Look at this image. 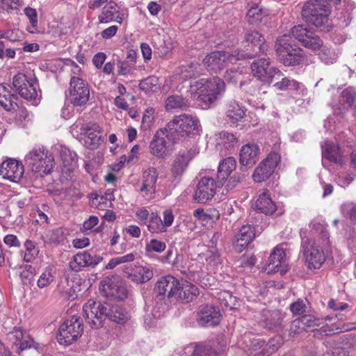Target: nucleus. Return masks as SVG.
<instances>
[{"label":"nucleus","instance_id":"obj_1","mask_svg":"<svg viewBox=\"0 0 356 356\" xmlns=\"http://www.w3.org/2000/svg\"><path fill=\"white\" fill-rule=\"evenodd\" d=\"M83 312L86 322L95 329L102 327L106 318L119 324H124L130 318L129 312L122 305L93 300L83 305Z\"/></svg>","mask_w":356,"mask_h":356},{"label":"nucleus","instance_id":"obj_2","mask_svg":"<svg viewBox=\"0 0 356 356\" xmlns=\"http://www.w3.org/2000/svg\"><path fill=\"white\" fill-rule=\"evenodd\" d=\"M254 55L245 53L243 50L236 49L232 53L225 51L211 52L203 59L205 68L210 72L218 73L223 70L229 63H234L237 60L252 58Z\"/></svg>","mask_w":356,"mask_h":356},{"label":"nucleus","instance_id":"obj_3","mask_svg":"<svg viewBox=\"0 0 356 356\" xmlns=\"http://www.w3.org/2000/svg\"><path fill=\"white\" fill-rule=\"evenodd\" d=\"M200 124L198 118L189 114L176 115L165 128V131L174 139L186 137L199 132Z\"/></svg>","mask_w":356,"mask_h":356},{"label":"nucleus","instance_id":"obj_4","mask_svg":"<svg viewBox=\"0 0 356 356\" xmlns=\"http://www.w3.org/2000/svg\"><path fill=\"white\" fill-rule=\"evenodd\" d=\"M197 90V99L208 106L216 101L225 91L224 81L214 76L210 80L201 79L192 86Z\"/></svg>","mask_w":356,"mask_h":356},{"label":"nucleus","instance_id":"obj_5","mask_svg":"<svg viewBox=\"0 0 356 356\" xmlns=\"http://www.w3.org/2000/svg\"><path fill=\"white\" fill-rule=\"evenodd\" d=\"M291 36L284 34L279 37L274 49L281 63L285 66H295L301 64L305 59L302 50L290 42Z\"/></svg>","mask_w":356,"mask_h":356},{"label":"nucleus","instance_id":"obj_6","mask_svg":"<svg viewBox=\"0 0 356 356\" xmlns=\"http://www.w3.org/2000/svg\"><path fill=\"white\" fill-rule=\"evenodd\" d=\"M25 165L32 171L40 176L49 174L54 165V159L51 154L45 148L33 149L24 159Z\"/></svg>","mask_w":356,"mask_h":356},{"label":"nucleus","instance_id":"obj_7","mask_svg":"<svg viewBox=\"0 0 356 356\" xmlns=\"http://www.w3.org/2000/svg\"><path fill=\"white\" fill-rule=\"evenodd\" d=\"M179 282L172 275L162 277L155 286L156 302L164 301V306L162 307V312L168 309L169 304L175 301L176 295L179 291Z\"/></svg>","mask_w":356,"mask_h":356},{"label":"nucleus","instance_id":"obj_8","mask_svg":"<svg viewBox=\"0 0 356 356\" xmlns=\"http://www.w3.org/2000/svg\"><path fill=\"white\" fill-rule=\"evenodd\" d=\"M38 86L35 76L31 73L19 72L13 78L15 91L26 100H33L37 97Z\"/></svg>","mask_w":356,"mask_h":356},{"label":"nucleus","instance_id":"obj_9","mask_svg":"<svg viewBox=\"0 0 356 356\" xmlns=\"http://www.w3.org/2000/svg\"><path fill=\"white\" fill-rule=\"evenodd\" d=\"M83 330V325L81 318L73 316L60 325L57 340L60 344L70 345L81 336Z\"/></svg>","mask_w":356,"mask_h":356},{"label":"nucleus","instance_id":"obj_10","mask_svg":"<svg viewBox=\"0 0 356 356\" xmlns=\"http://www.w3.org/2000/svg\"><path fill=\"white\" fill-rule=\"evenodd\" d=\"M67 97L74 106L86 105L90 99V88L88 83L78 76H72Z\"/></svg>","mask_w":356,"mask_h":356},{"label":"nucleus","instance_id":"obj_11","mask_svg":"<svg viewBox=\"0 0 356 356\" xmlns=\"http://www.w3.org/2000/svg\"><path fill=\"white\" fill-rule=\"evenodd\" d=\"M254 77L266 83H271L274 78L279 79L283 76L282 72L275 67L270 66L269 58H261L254 60L250 65Z\"/></svg>","mask_w":356,"mask_h":356},{"label":"nucleus","instance_id":"obj_12","mask_svg":"<svg viewBox=\"0 0 356 356\" xmlns=\"http://www.w3.org/2000/svg\"><path fill=\"white\" fill-rule=\"evenodd\" d=\"M302 248L308 267L310 269L321 268L325 261V255L320 245L314 241L302 238Z\"/></svg>","mask_w":356,"mask_h":356},{"label":"nucleus","instance_id":"obj_13","mask_svg":"<svg viewBox=\"0 0 356 356\" xmlns=\"http://www.w3.org/2000/svg\"><path fill=\"white\" fill-rule=\"evenodd\" d=\"M7 339L12 348L19 355L25 350L38 349L39 346V344L35 342L30 335L25 336L23 330L17 327H15L12 331L8 333Z\"/></svg>","mask_w":356,"mask_h":356},{"label":"nucleus","instance_id":"obj_14","mask_svg":"<svg viewBox=\"0 0 356 356\" xmlns=\"http://www.w3.org/2000/svg\"><path fill=\"white\" fill-rule=\"evenodd\" d=\"M291 34L306 48L316 51L323 47V42L320 37L302 24L294 26Z\"/></svg>","mask_w":356,"mask_h":356},{"label":"nucleus","instance_id":"obj_15","mask_svg":"<svg viewBox=\"0 0 356 356\" xmlns=\"http://www.w3.org/2000/svg\"><path fill=\"white\" fill-rule=\"evenodd\" d=\"M221 186L222 185H218V179L216 181L212 177H203L197 184L193 199L197 203L205 204L213 198L216 193V189Z\"/></svg>","mask_w":356,"mask_h":356},{"label":"nucleus","instance_id":"obj_16","mask_svg":"<svg viewBox=\"0 0 356 356\" xmlns=\"http://www.w3.org/2000/svg\"><path fill=\"white\" fill-rule=\"evenodd\" d=\"M280 161V156L276 152H270L255 168L252 175L255 182H263L267 180L274 172Z\"/></svg>","mask_w":356,"mask_h":356},{"label":"nucleus","instance_id":"obj_17","mask_svg":"<svg viewBox=\"0 0 356 356\" xmlns=\"http://www.w3.org/2000/svg\"><path fill=\"white\" fill-rule=\"evenodd\" d=\"M158 178L159 174L154 168H149L143 171L141 183L138 191L145 200H150L154 197L157 191L156 182Z\"/></svg>","mask_w":356,"mask_h":356},{"label":"nucleus","instance_id":"obj_18","mask_svg":"<svg viewBox=\"0 0 356 356\" xmlns=\"http://www.w3.org/2000/svg\"><path fill=\"white\" fill-rule=\"evenodd\" d=\"M221 314L218 307L212 305H204L200 307L197 312V321L203 327L218 325L220 322Z\"/></svg>","mask_w":356,"mask_h":356},{"label":"nucleus","instance_id":"obj_19","mask_svg":"<svg viewBox=\"0 0 356 356\" xmlns=\"http://www.w3.org/2000/svg\"><path fill=\"white\" fill-rule=\"evenodd\" d=\"M102 259V257L96 254L83 251L73 257V260L70 262V267L72 270L79 272L83 268H95Z\"/></svg>","mask_w":356,"mask_h":356},{"label":"nucleus","instance_id":"obj_20","mask_svg":"<svg viewBox=\"0 0 356 356\" xmlns=\"http://www.w3.org/2000/svg\"><path fill=\"white\" fill-rule=\"evenodd\" d=\"M123 273L125 277L137 284L147 282L153 277V271L150 268L140 265L124 266Z\"/></svg>","mask_w":356,"mask_h":356},{"label":"nucleus","instance_id":"obj_21","mask_svg":"<svg viewBox=\"0 0 356 356\" xmlns=\"http://www.w3.org/2000/svg\"><path fill=\"white\" fill-rule=\"evenodd\" d=\"M24 166L15 159L3 161L0 166V175L13 182H18L24 175Z\"/></svg>","mask_w":356,"mask_h":356},{"label":"nucleus","instance_id":"obj_22","mask_svg":"<svg viewBox=\"0 0 356 356\" xmlns=\"http://www.w3.org/2000/svg\"><path fill=\"white\" fill-rule=\"evenodd\" d=\"M285 314L280 310L264 309L261 312V322L265 328L274 332H279L283 327Z\"/></svg>","mask_w":356,"mask_h":356},{"label":"nucleus","instance_id":"obj_23","mask_svg":"<svg viewBox=\"0 0 356 356\" xmlns=\"http://www.w3.org/2000/svg\"><path fill=\"white\" fill-rule=\"evenodd\" d=\"M193 156V153L191 150H181L175 155L170 168L172 176L175 179L181 178Z\"/></svg>","mask_w":356,"mask_h":356},{"label":"nucleus","instance_id":"obj_24","mask_svg":"<svg viewBox=\"0 0 356 356\" xmlns=\"http://www.w3.org/2000/svg\"><path fill=\"white\" fill-rule=\"evenodd\" d=\"M322 324L323 319L313 314H305L292 322L291 330L297 333L302 331H313Z\"/></svg>","mask_w":356,"mask_h":356},{"label":"nucleus","instance_id":"obj_25","mask_svg":"<svg viewBox=\"0 0 356 356\" xmlns=\"http://www.w3.org/2000/svg\"><path fill=\"white\" fill-rule=\"evenodd\" d=\"M254 236V228L252 225H243L233 238V245L236 251L242 252Z\"/></svg>","mask_w":356,"mask_h":356},{"label":"nucleus","instance_id":"obj_26","mask_svg":"<svg viewBox=\"0 0 356 356\" xmlns=\"http://www.w3.org/2000/svg\"><path fill=\"white\" fill-rule=\"evenodd\" d=\"M259 148L256 144L243 145L239 154V162L245 167L252 166L259 159Z\"/></svg>","mask_w":356,"mask_h":356},{"label":"nucleus","instance_id":"obj_27","mask_svg":"<svg viewBox=\"0 0 356 356\" xmlns=\"http://www.w3.org/2000/svg\"><path fill=\"white\" fill-rule=\"evenodd\" d=\"M86 138L85 145L90 149H95L101 139V128L95 123H88L81 128Z\"/></svg>","mask_w":356,"mask_h":356},{"label":"nucleus","instance_id":"obj_28","mask_svg":"<svg viewBox=\"0 0 356 356\" xmlns=\"http://www.w3.org/2000/svg\"><path fill=\"white\" fill-rule=\"evenodd\" d=\"M252 207L260 213L266 215H271L276 210L275 204L270 197L268 191L266 189H264L259 195Z\"/></svg>","mask_w":356,"mask_h":356},{"label":"nucleus","instance_id":"obj_29","mask_svg":"<svg viewBox=\"0 0 356 356\" xmlns=\"http://www.w3.org/2000/svg\"><path fill=\"white\" fill-rule=\"evenodd\" d=\"M170 136L165 131L161 130L157 131L149 144L151 153L157 157H163L166 154L167 142L165 138Z\"/></svg>","mask_w":356,"mask_h":356},{"label":"nucleus","instance_id":"obj_30","mask_svg":"<svg viewBox=\"0 0 356 356\" xmlns=\"http://www.w3.org/2000/svg\"><path fill=\"white\" fill-rule=\"evenodd\" d=\"M226 118L232 124H236L245 116V109L238 102L232 99L226 107Z\"/></svg>","mask_w":356,"mask_h":356},{"label":"nucleus","instance_id":"obj_31","mask_svg":"<svg viewBox=\"0 0 356 356\" xmlns=\"http://www.w3.org/2000/svg\"><path fill=\"white\" fill-rule=\"evenodd\" d=\"M17 96L11 92V88L8 83L0 84V106L6 111L15 110L18 108Z\"/></svg>","mask_w":356,"mask_h":356},{"label":"nucleus","instance_id":"obj_32","mask_svg":"<svg viewBox=\"0 0 356 356\" xmlns=\"http://www.w3.org/2000/svg\"><path fill=\"white\" fill-rule=\"evenodd\" d=\"M124 16V15L119 11L115 4H110L103 8L98 19L99 23L107 24L111 22H116L122 24Z\"/></svg>","mask_w":356,"mask_h":356},{"label":"nucleus","instance_id":"obj_33","mask_svg":"<svg viewBox=\"0 0 356 356\" xmlns=\"http://www.w3.org/2000/svg\"><path fill=\"white\" fill-rule=\"evenodd\" d=\"M199 295V289L194 284L188 282L179 283V291L175 300H181L188 302L193 300Z\"/></svg>","mask_w":356,"mask_h":356},{"label":"nucleus","instance_id":"obj_34","mask_svg":"<svg viewBox=\"0 0 356 356\" xmlns=\"http://www.w3.org/2000/svg\"><path fill=\"white\" fill-rule=\"evenodd\" d=\"M236 167V162L234 157L229 156L223 159L218 165L217 179L218 180V185H223L225 181L227 179L232 172H233Z\"/></svg>","mask_w":356,"mask_h":356},{"label":"nucleus","instance_id":"obj_35","mask_svg":"<svg viewBox=\"0 0 356 356\" xmlns=\"http://www.w3.org/2000/svg\"><path fill=\"white\" fill-rule=\"evenodd\" d=\"M191 356H217V352L210 342H197L188 346Z\"/></svg>","mask_w":356,"mask_h":356},{"label":"nucleus","instance_id":"obj_36","mask_svg":"<svg viewBox=\"0 0 356 356\" xmlns=\"http://www.w3.org/2000/svg\"><path fill=\"white\" fill-rule=\"evenodd\" d=\"M164 107L167 111H186L190 107V102L182 95H172L165 100Z\"/></svg>","mask_w":356,"mask_h":356},{"label":"nucleus","instance_id":"obj_37","mask_svg":"<svg viewBox=\"0 0 356 356\" xmlns=\"http://www.w3.org/2000/svg\"><path fill=\"white\" fill-rule=\"evenodd\" d=\"M322 156L323 165H324V159L337 164H343V159L339 147L334 144L325 143V145L322 147Z\"/></svg>","mask_w":356,"mask_h":356},{"label":"nucleus","instance_id":"obj_38","mask_svg":"<svg viewBox=\"0 0 356 356\" xmlns=\"http://www.w3.org/2000/svg\"><path fill=\"white\" fill-rule=\"evenodd\" d=\"M286 253L283 248L276 247L268 258V266L272 268L270 270L280 271L284 274L286 271L281 268L282 264L285 263Z\"/></svg>","mask_w":356,"mask_h":356},{"label":"nucleus","instance_id":"obj_39","mask_svg":"<svg viewBox=\"0 0 356 356\" xmlns=\"http://www.w3.org/2000/svg\"><path fill=\"white\" fill-rule=\"evenodd\" d=\"M217 146H218L221 151H231L238 143L236 136L228 131H222L220 132L217 137Z\"/></svg>","mask_w":356,"mask_h":356},{"label":"nucleus","instance_id":"obj_40","mask_svg":"<svg viewBox=\"0 0 356 356\" xmlns=\"http://www.w3.org/2000/svg\"><path fill=\"white\" fill-rule=\"evenodd\" d=\"M60 158L63 165L68 171L74 170L78 165V157L74 152L71 151L67 147H62L60 150Z\"/></svg>","mask_w":356,"mask_h":356},{"label":"nucleus","instance_id":"obj_41","mask_svg":"<svg viewBox=\"0 0 356 356\" xmlns=\"http://www.w3.org/2000/svg\"><path fill=\"white\" fill-rule=\"evenodd\" d=\"M245 40L254 46H258L261 52H265L268 49L267 45L265 44L264 37L257 31L251 30L247 31L245 35Z\"/></svg>","mask_w":356,"mask_h":356},{"label":"nucleus","instance_id":"obj_42","mask_svg":"<svg viewBox=\"0 0 356 356\" xmlns=\"http://www.w3.org/2000/svg\"><path fill=\"white\" fill-rule=\"evenodd\" d=\"M108 289L109 294L118 300H124L128 296L127 286L122 281L112 282L108 285Z\"/></svg>","mask_w":356,"mask_h":356},{"label":"nucleus","instance_id":"obj_43","mask_svg":"<svg viewBox=\"0 0 356 356\" xmlns=\"http://www.w3.org/2000/svg\"><path fill=\"white\" fill-rule=\"evenodd\" d=\"M301 86L302 84L288 77H283L280 81L274 84V87L280 90H291L298 91L301 89Z\"/></svg>","mask_w":356,"mask_h":356},{"label":"nucleus","instance_id":"obj_44","mask_svg":"<svg viewBox=\"0 0 356 356\" xmlns=\"http://www.w3.org/2000/svg\"><path fill=\"white\" fill-rule=\"evenodd\" d=\"M146 225L148 230L152 233H161L166 231L161 218L156 213H152L151 214Z\"/></svg>","mask_w":356,"mask_h":356},{"label":"nucleus","instance_id":"obj_45","mask_svg":"<svg viewBox=\"0 0 356 356\" xmlns=\"http://www.w3.org/2000/svg\"><path fill=\"white\" fill-rule=\"evenodd\" d=\"M24 246L25 248L24 261L26 263L32 262L39 254L38 248H37L35 243L31 240H26Z\"/></svg>","mask_w":356,"mask_h":356},{"label":"nucleus","instance_id":"obj_46","mask_svg":"<svg viewBox=\"0 0 356 356\" xmlns=\"http://www.w3.org/2000/svg\"><path fill=\"white\" fill-rule=\"evenodd\" d=\"M310 308V302L306 298L298 299L290 305V310L293 315H302L309 312Z\"/></svg>","mask_w":356,"mask_h":356},{"label":"nucleus","instance_id":"obj_47","mask_svg":"<svg viewBox=\"0 0 356 356\" xmlns=\"http://www.w3.org/2000/svg\"><path fill=\"white\" fill-rule=\"evenodd\" d=\"M54 270L51 266L47 267L39 277L37 282L38 286L40 289L48 286L54 281Z\"/></svg>","mask_w":356,"mask_h":356},{"label":"nucleus","instance_id":"obj_48","mask_svg":"<svg viewBox=\"0 0 356 356\" xmlns=\"http://www.w3.org/2000/svg\"><path fill=\"white\" fill-rule=\"evenodd\" d=\"M197 67V63H191L186 65H182L181 69V76L182 79L187 80L196 77L199 74Z\"/></svg>","mask_w":356,"mask_h":356},{"label":"nucleus","instance_id":"obj_49","mask_svg":"<svg viewBox=\"0 0 356 356\" xmlns=\"http://www.w3.org/2000/svg\"><path fill=\"white\" fill-rule=\"evenodd\" d=\"M279 347V343L274 339H272L266 344L265 343L264 348L261 351L255 353L253 356H270L277 350Z\"/></svg>","mask_w":356,"mask_h":356},{"label":"nucleus","instance_id":"obj_50","mask_svg":"<svg viewBox=\"0 0 356 356\" xmlns=\"http://www.w3.org/2000/svg\"><path fill=\"white\" fill-rule=\"evenodd\" d=\"M341 211L345 217L350 218L356 224V204L346 202L341 205Z\"/></svg>","mask_w":356,"mask_h":356},{"label":"nucleus","instance_id":"obj_51","mask_svg":"<svg viewBox=\"0 0 356 356\" xmlns=\"http://www.w3.org/2000/svg\"><path fill=\"white\" fill-rule=\"evenodd\" d=\"M25 15L29 19L31 26L29 29L30 33H34L38 29V14L35 8L31 7L25 8Z\"/></svg>","mask_w":356,"mask_h":356},{"label":"nucleus","instance_id":"obj_52","mask_svg":"<svg viewBox=\"0 0 356 356\" xmlns=\"http://www.w3.org/2000/svg\"><path fill=\"white\" fill-rule=\"evenodd\" d=\"M47 239L50 243H61L65 240V233L63 228H56L48 232L46 234Z\"/></svg>","mask_w":356,"mask_h":356},{"label":"nucleus","instance_id":"obj_53","mask_svg":"<svg viewBox=\"0 0 356 356\" xmlns=\"http://www.w3.org/2000/svg\"><path fill=\"white\" fill-rule=\"evenodd\" d=\"M310 227L315 232L320 233L321 238L325 243H328L330 236L329 233L325 229L324 222H319L314 220L310 223Z\"/></svg>","mask_w":356,"mask_h":356},{"label":"nucleus","instance_id":"obj_54","mask_svg":"<svg viewBox=\"0 0 356 356\" xmlns=\"http://www.w3.org/2000/svg\"><path fill=\"white\" fill-rule=\"evenodd\" d=\"M341 97L349 107L355 108L354 105L356 101V90L355 88L351 87L345 88L341 92Z\"/></svg>","mask_w":356,"mask_h":356},{"label":"nucleus","instance_id":"obj_55","mask_svg":"<svg viewBox=\"0 0 356 356\" xmlns=\"http://www.w3.org/2000/svg\"><path fill=\"white\" fill-rule=\"evenodd\" d=\"M140 89L149 92H154L159 89L158 79L156 77H148L140 83Z\"/></svg>","mask_w":356,"mask_h":356},{"label":"nucleus","instance_id":"obj_56","mask_svg":"<svg viewBox=\"0 0 356 356\" xmlns=\"http://www.w3.org/2000/svg\"><path fill=\"white\" fill-rule=\"evenodd\" d=\"M215 211H210L209 213L205 212L202 209H197L193 212V216L195 218L200 220L202 221H208L210 220H213L214 218H218L219 213H217L216 215L213 213Z\"/></svg>","mask_w":356,"mask_h":356},{"label":"nucleus","instance_id":"obj_57","mask_svg":"<svg viewBox=\"0 0 356 356\" xmlns=\"http://www.w3.org/2000/svg\"><path fill=\"white\" fill-rule=\"evenodd\" d=\"M165 248L166 245L164 242L156 239H152L146 244L145 250L149 252H161L165 249Z\"/></svg>","mask_w":356,"mask_h":356},{"label":"nucleus","instance_id":"obj_58","mask_svg":"<svg viewBox=\"0 0 356 356\" xmlns=\"http://www.w3.org/2000/svg\"><path fill=\"white\" fill-rule=\"evenodd\" d=\"M207 261L213 266L221 264V255L218 248H209Z\"/></svg>","mask_w":356,"mask_h":356},{"label":"nucleus","instance_id":"obj_59","mask_svg":"<svg viewBox=\"0 0 356 356\" xmlns=\"http://www.w3.org/2000/svg\"><path fill=\"white\" fill-rule=\"evenodd\" d=\"M21 6L20 0H0V7L6 11L17 10Z\"/></svg>","mask_w":356,"mask_h":356},{"label":"nucleus","instance_id":"obj_60","mask_svg":"<svg viewBox=\"0 0 356 356\" xmlns=\"http://www.w3.org/2000/svg\"><path fill=\"white\" fill-rule=\"evenodd\" d=\"M219 300L221 302V306L225 307H230L232 308V303L234 300L235 298L232 296V295L228 291H223L220 293V296L218 298Z\"/></svg>","mask_w":356,"mask_h":356},{"label":"nucleus","instance_id":"obj_61","mask_svg":"<svg viewBox=\"0 0 356 356\" xmlns=\"http://www.w3.org/2000/svg\"><path fill=\"white\" fill-rule=\"evenodd\" d=\"M244 179V176L241 174H235L230 177L227 181L225 188L227 191L234 188Z\"/></svg>","mask_w":356,"mask_h":356},{"label":"nucleus","instance_id":"obj_62","mask_svg":"<svg viewBox=\"0 0 356 356\" xmlns=\"http://www.w3.org/2000/svg\"><path fill=\"white\" fill-rule=\"evenodd\" d=\"M257 262V259L253 254H244L241 259V265L244 268H252Z\"/></svg>","mask_w":356,"mask_h":356},{"label":"nucleus","instance_id":"obj_63","mask_svg":"<svg viewBox=\"0 0 356 356\" xmlns=\"http://www.w3.org/2000/svg\"><path fill=\"white\" fill-rule=\"evenodd\" d=\"M4 243L10 248H19L21 243L14 234H8L3 238Z\"/></svg>","mask_w":356,"mask_h":356},{"label":"nucleus","instance_id":"obj_64","mask_svg":"<svg viewBox=\"0 0 356 356\" xmlns=\"http://www.w3.org/2000/svg\"><path fill=\"white\" fill-rule=\"evenodd\" d=\"M261 11L257 8H252L247 13V19L249 23L261 19Z\"/></svg>","mask_w":356,"mask_h":356}]
</instances>
